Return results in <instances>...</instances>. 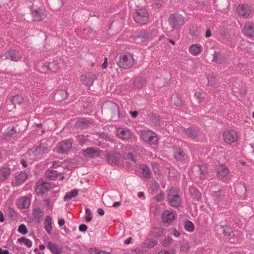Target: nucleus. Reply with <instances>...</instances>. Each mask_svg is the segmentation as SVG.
<instances>
[{
  "label": "nucleus",
  "mask_w": 254,
  "mask_h": 254,
  "mask_svg": "<svg viewBox=\"0 0 254 254\" xmlns=\"http://www.w3.org/2000/svg\"><path fill=\"white\" fill-rule=\"evenodd\" d=\"M115 61L119 67L123 69L130 68L134 63V60L132 56L124 54H120L117 56Z\"/></svg>",
  "instance_id": "nucleus-1"
},
{
  "label": "nucleus",
  "mask_w": 254,
  "mask_h": 254,
  "mask_svg": "<svg viewBox=\"0 0 254 254\" xmlns=\"http://www.w3.org/2000/svg\"><path fill=\"white\" fill-rule=\"evenodd\" d=\"M185 17L179 13L171 14L168 18V22L173 29H180L185 22Z\"/></svg>",
  "instance_id": "nucleus-2"
},
{
  "label": "nucleus",
  "mask_w": 254,
  "mask_h": 254,
  "mask_svg": "<svg viewBox=\"0 0 254 254\" xmlns=\"http://www.w3.org/2000/svg\"><path fill=\"white\" fill-rule=\"evenodd\" d=\"M167 198L168 203L171 206L176 207H178L180 206L181 198L177 189L171 188L168 193Z\"/></svg>",
  "instance_id": "nucleus-3"
},
{
  "label": "nucleus",
  "mask_w": 254,
  "mask_h": 254,
  "mask_svg": "<svg viewBox=\"0 0 254 254\" xmlns=\"http://www.w3.org/2000/svg\"><path fill=\"white\" fill-rule=\"evenodd\" d=\"M134 21L139 24H146L149 19V13L145 8L136 10L133 16Z\"/></svg>",
  "instance_id": "nucleus-4"
},
{
  "label": "nucleus",
  "mask_w": 254,
  "mask_h": 254,
  "mask_svg": "<svg viewBox=\"0 0 254 254\" xmlns=\"http://www.w3.org/2000/svg\"><path fill=\"white\" fill-rule=\"evenodd\" d=\"M121 154L119 152L110 151L106 155V160L109 164L117 165L120 159Z\"/></svg>",
  "instance_id": "nucleus-5"
},
{
  "label": "nucleus",
  "mask_w": 254,
  "mask_h": 254,
  "mask_svg": "<svg viewBox=\"0 0 254 254\" xmlns=\"http://www.w3.org/2000/svg\"><path fill=\"white\" fill-rule=\"evenodd\" d=\"M51 188L49 183L39 181L36 183L35 191L38 194L42 195L48 192Z\"/></svg>",
  "instance_id": "nucleus-6"
},
{
  "label": "nucleus",
  "mask_w": 254,
  "mask_h": 254,
  "mask_svg": "<svg viewBox=\"0 0 254 254\" xmlns=\"http://www.w3.org/2000/svg\"><path fill=\"white\" fill-rule=\"evenodd\" d=\"M3 56L5 57V59L15 62L19 61L22 58L19 52L15 49H10L4 53Z\"/></svg>",
  "instance_id": "nucleus-7"
},
{
  "label": "nucleus",
  "mask_w": 254,
  "mask_h": 254,
  "mask_svg": "<svg viewBox=\"0 0 254 254\" xmlns=\"http://www.w3.org/2000/svg\"><path fill=\"white\" fill-rule=\"evenodd\" d=\"M223 138L227 143L231 144L237 140V133L234 130H226L223 133Z\"/></svg>",
  "instance_id": "nucleus-8"
},
{
  "label": "nucleus",
  "mask_w": 254,
  "mask_h": 254,
  "mask_svg": "<svg viewBox=\"0 0 254 254\" xmlns=\"http://www.w3.org/2000/svg\"><path fill=\"white\" fill-rule=\"evenodd\" d=\"M18 126L14 127H8L5 132L2 134V137L5 140H9L11 138H14L17 136V130L16 127Z\"/></svg>",
  "instance_id": "nucleus-9"
},
{
  "label": "nucleus",
  "mask_w": 254,
  "mask_h": 254,
  "mask_svg": "<svg viewBox=\"0 0 254 254\" xmlns=\"http://www.w3.org/2000/svg\"><path fill=\"white\" fill-rule=\"evenodd\" d=\"M237 11L240 16L247 18L250 15L251 9L248 4H242L238 6Z\"/></svg>",
  "instance_id": "nucleus-10"
},
{
  "label": "nucleus",
  "mask_w": 254,
  "mask_h": 254,
  "mask_svg": "<svg viewBox=\"0 0 254 254\" xmlns=\"http://www.w3.org/2000/svg\"><path fill=\"white\" fill-rule=\"evenodd\" d=\"M96 79L95 74L91 72L88 73L85 75H82L80 77L82 83L89 86H91Z\"/></svg>",
  "instance_id": "nucleus-11"
},
{
  "label": "nucleus",
  "mask_w": 254,
  "mask_h": 254,
  "mask_svg": "<svg viewBox=\"0 0 254 254\" xmlns=\"http://www.w3.org/2000/svg\"><path fill=\"white\" fill-rule=\"evenodd\" d=\"M72 143L69 140H64L61 141L57 149L59 153H64L67 152L71 148Z\"/></svg>",
  "instance_id": "nucleus-12"
},
{
  "label": "nucleus",
  "mask_w": 254,
  "mask_h": 254,
  "mask_svg": "<svg viewBox=\"0 0 254 254\" xmlns=\"http://www.w3.org/2000/svg\"><path fill=\"white\" fill-rule=\"evenodd\" d=\"M48 152V145L46 143H41L33 151L32 153L35 156H41Z\"/></svg>",
  "instance_id": "nucleus-13"
},
{
  "label": "nucleus",
  "mask_w": 254,
  "mask_h": 254,
  "mask_svg": "<svg viewBox=\"0 0 254 254\" xmlns=\"http://www.w3.org/2000/svg\"><path fill=\"white\" fill-rule=\"evenodd\" d=\"M33 20L39 21L44 19L47 15L46 12L41 8H37L32 11Z\"/></svg>",
  "instance_id": "nucleus-14"
},
{
  "label": "nucleus",
  "mask_w": 254,
  "mask_h": 254,
  "mask_svg": "<svg viewBox=\"0 0 254 254\" xmlns=\"http://www.w3.org/2000/svg\"><path fill=\"white\" fill-rule=\"evenodd\" d=\"M182 131L186 135L191 138H194L198 135L199 132L198 128L194 127H189L188 128L182 127Z\"/></svg>",
  "instance_id": "nucleus-15"
},
{
  "label": "nucleus",
  "mask_w": 254,
  "mask_h": 254,
  "mask_svg": "<svg viewBox=\"0 0 254 254\" xmlns=\"http://www.w3.org/2000/svg\"><path fill=\"white\" fill-rule=\"evenodd\" d=\"M174 157L178 161L183 162L187 159V156L184 151L180 148H176L174 151Z\"/></svg>",
  "instance_id": "nucleus-16"
},
{
  "label": "nucleus",
  "mask_w": 254,
  "mask_h": 254,
  "mask_svg": "<svg viewBox=\"0 0 254 254\" xmlns=\"http://www.w3.org/2000/svg\"><path fill=\"white\" fill-rule=\"evenodd\" d=\"M30 199L26 196H22L17 200L18 207L21 209L27 208L30 204Z\"/></svg>",
  "instance_id": "nucleus-17"
},
{
  "label": "nucleus",
  "mask_w": 254,
  "mask_h": 254,
  "mask_svg": "<svg viewBox=\"0 0 254 254\" xmlns=\"http://www.w3.org/2000/svg\"><path fill=\"white\" fill-rule=\"evenodd\" d=\"M193 169L197 173L198 177L201 179L204 178L207 174V167L206 165H198Z\"/></svg>",
  "instance_id": "nucleus-18"
},
{
  "label": "nucleus",
  "mask_w": 254,
  "mask_h": 254,
  "mask_svg": "<svg viewBox=\"0 0 254 254\" xmlns=\"http://www.w3.org/2000/svg\"><path fill=\"white\" fill-rule=\"evenodd\" d=\"M143 139L150 144H156L158 141V137L153 135L151 132H145L142 134Z\"/></svg>",
  "instance_id": "nucleus-19"
},
{
  "label": "nucleus",
  "mask_w": 254,
  "mask_h": 254,
  "mask_svg": "<svg viewBox=\"0 0 254 254\" xmlns=\"http://www.w3.org/2000/svg\"><path fill=\"white\" fill-rule=\"evenodd\" d=\"M117 133L120 138L124 139H128L131 136V133L128 129L122 127L117 129Z\"/></svg>",
  "instance_id": "nucleus-20"
},
{
  "label": "nucleus",
  "mask_w": 254,
  "mask_h": 254,
  "mask_svg": "<svg viewBox=\"0 0 254 254\" xmlns=\"http://www.w3.org/2000/svg\"><path fill=\"white\" fill-rule=\"evenodd\" d=\"M216 170L217 176L221 178H224L229 173V169L224 165L218 166Z\"/></svg>",
  "instance_id": "nucleus-21"
},
{
  "label": "nucleus",
  "mask_w": 254,
  "mask_h": 254,
  "mask_svg": "<svg viewBox=\"0 0 254 254\" xmlns=\"http://www.w3.org/2000/svg\"><path fill=\"white\" fill-rule=\"evenodd\" d=\"M7 166L0 169V182L5 181L10 174L11 169L8 167L9 164Z\"/></svg>",
  "instance_id": "nucleus-22"
},
{
  "label": "nucleus",
  "mask_w": 254,
  "mask_h": 254,
  "mask_svg": "<svg viewBox=\"0 0 254 254\" xmlns=\"http://www.w3.org/2000/svg\"><path fill=\"white\" fill-rule=\"evenodd\" d=\"M33 215L35 222L40 223L42 220L44 211L40 208H35L33 211Z\"/></svg>",
  "instance_id": "nucleus-23"
},
{
  "label": "nucleus",
  "mask_w": 254,
  "mask_h": 254,
  "mask_svg": "<svg viewBox=\"0 0 254 254\" xmlns=\"http://www.w3.org/2000/svg\"><path fill=\"white\" fill-rule=\"evenodd\" d=\"M245 34L248 37H254V24L246 23L244 27Z\"/></svg>",
  "instance_id": "nucleus-24"
},
{
  "label": "nucleus",
  "mask_w": 254,
  "mask_h": 254,
  "mask_svg": "<svg viewBox=\"0 0 254 254\" xmlns=\"http://www.w3.org/2000/svg\"><path fill=\"white\" fill-rule=\"evenodd\" d=\"M47 247L54 254H61L63 252V249L61 247H59L52 242H48Z\"/></svg>",
  "instance_id": "nucleus-25"
},
{
  "label": "nucleus",
  "mask_w": 254,
  "mask_h": 254,
  "mask_svg": "<svg viewBox=\"0 0 254 254\" xmlns=\"http://www.w3.org/2000/svg\"><path fill=\"white\" fill-rule=\"evenodd\" d=\"M174 218L175 215L174 213L168 211H165L162 214V219L164 223H170L174 220Z\"/></svg>",
  "instance_id": "nucleus-26"
},
{
  "label": "nucleus",
  "mask_w": 254,
  "mask_h": 254,
  "mask_svg": "<svg viewBox=\"0 0 254 254\" xmlns=\"http://www.w3.org/2000/svg\"><path fill=\"white\" fill-rule=\"evenodd\" d=\"M67 97V92L65 90H61L55 93L54 98L57 101H60L66 99Z\"/></svg>",
  "instance_id": "nucleus-27"
},
{
  "label": "nucleus",
  "mask_w": 254,
  "mask_h": 254,
  "mask_svg": "<svg viewBox=\"0 0 254 254\" xmlns=\"http://www.w3.org/2000/svg\"><path fill=\"white\" fill-rule=\"evenodd\" d=\"M219 34L221 37L225 40H230L232 37V33L229 29L222 28L219 30Z\"/></svg>",
  "instance_id": "nucleus-28"
},
{
  "label": "nucleus",
  "mask_w": 254,
  "mask_h": 254,
  "mask_svg": "<svg viewBox=\"0 0 254 254\" xmlns=\"http://www.w3.org/2000/svg\"><path fill=\"white\" fill-rule=\"evenodd\" d=\"M226 60L225 56L220 52H215L213 54V62L221 64L223 63Z\"/></svg>",
  "instance_id": "nucleus-29"
},
{
  "label": "nucleus",
  "mask_w": 254,
  "mask_h": 254,
  "mask_svg": "<svg viewBox=\"0 0 254 254\" xmlns=\"http://www.w3.org/2000/svg\"><path fill=\"white\" fill-rule=\"evenodd\" d=\"M27 175L25 172H21L19 174L15 177V183L16 186L22 184L27 179Z\"/></svg>",
  "instance_id": "nucleus-30"
},
{
  "label": "nucleus",
  "mask_w": 254,
  "mask_h": 254,
  "mask_svg": "<svg viewBox=\"0 0 254 254\" xmlns=\"http://www.w3.org/2000/svg\"><path fill=\"white\" fill-rule=\"evenodd\" d=\"M52 218L51 216H47L44 222L45 229L49 234H51L52 231Z\"/></svg>",
  "instance_id": "nucleus-31"
},
{
  "label": "nucleus",
  "mask_w": 254,
  "mask_h": 254,
  "mask_svg": "<svg viewBox=\"0 0 254 254\" xmlns=\"http://www.w3.org/2000/svg\"><path fill=\"white\" fill-rule=\"evenodd\" d=\"M150 37V33L147 30H142L136 37V39H139L141 42L147 41Z\"/></svg>",
  "instance_id": "nucleus-32"
},
{
  "label": "nucleus",
  "mask_w": 254,
  "mask_h": 254,
  "mask_svg": "<svg viewBox=\"0 0 254 254\" xmlns=\"http://www.w3.org/2000/svg\"><path fill=\"white\" fill-rule=\"evenodd\" d=\"M140 169L142 171L141 176L142 178L145 179L150 178V170L147 165L145 164L141 165L140 166Z\"/></svg>",
  "instance_id": "nucleus-33"
},
{
  "label": "nucleus",
  "mask_w": 254,
  "mask_h": 254,
  "mask_svg": "<svg viewBox=\"0 0 254 254\" xmlns=\"http://www.w3.org/2000/svg\"><path fill=\"white\" fill-rule=\"evenodd\" d=\"M49 4L55 10L60 9L63 5L62 0H49Z\"/></svg>",
  "instance_id": "nucleus-34"
},
{
  "label": "nucleus",
  "mask_w": 254,
  "mask_h": 254,
  "mask_svg": "<svg viewBox=\"0 0 254 254\" xmlns=\"http://www.w3.org/2000/svg\"><path fill=\"white\" fill-rule=\"evenodd\" d=\"M59 173L54 170H49L46 172V176L50 180H54L58 177Z\"/></svg>",
  "instance_id": "nucleus-35"
},
{
  "label": "nucleus",
  "mask_w": 254,
  "mask_h": 254,
  "mask_svg": "<svg viewBox=\"0 0 254 254\" xmlns=\"http://www.w3.org/2000/svg\"><path fill=\"white\" fill-rule=\"evenodd\" d=\"M78 194V190H73L68 192H67L64 197V200L66 201L71 199L72 198L75 197Z\"/></svg>",
  "instance_id": "nucleus-36"
},
{
  "label": "nucleus",
  "mask_w": 254,
  "mask_h": 254,
  "mask_svg": "<svg viewBox=\"0 0 254 254\" xmlns=\"http://www.w3.org/2000/svg\"><path fill=\"white\" fill-rule=\"evenodd\" d=\"M82 152L85 157L93 158L96 151L93 148H88L86 149L83 150Z\"/></svg>",
  "instance_id": "nucleus-37"
},
{
  "label": "nucleus",
  "mask_w": 254,
  "mask_h": 254,
  "mask_svg": "<svg viewBox=\"0 0 254 254\" xmlns=\"http://www.w3.org/2000/svg\"><path fill=\"white\" fill-rule=\"evenodd\" d=\"M153 235L155 237H160L164 234V229L162 227H155L152 230Z\"/></svg>",
  "instance_id": "nucleus-38"
},
{
  "label": "nucleus",
  "mask_w": 254,
  "mask_h": 254,
  "mask_svg": "<svg viewBox=\"0 0 254 254\" xmlns=\"http://www.w3.org/2000/svg\"><path fill=\"white\" fill-rule=\"evenodd\" d=\"M58 64H56L55 63H51L48 64V65H45L43 66V68H45L47 69V71H50L51 72H56V70L58 69Z\"/></svg>",
  "instance_id": "nucleus-39"
},
{
  "label": "nucleus",
  "mask_w": 254,
  "mask_h": 254,
  "mask_svg": "<svg viewBox=\"0 0 254 254\" xmlns=\"http://www.w3.org/2000/svg\"><path fill=\"white\" fill-rule=\"evenodd\" d=\"M10 102L15 106V104H20L23 102V98L20 95H15L12 97Z\"/></svg>",
  "instance_id": "nucleus-40"
},
{
  "label": "nucleus",
  "mask_w": 254,
  "mask_h": 254,
  "mask_svg": "<svg viewBox=\"0 0 254 254\" xmlns=\"http://www.w3.org/2000/svg\"><path fill=\"white\" fill-rule=\"evenodd\" d=\"M18 242L23 243L28 248H30L32 245V242L25 237H21L18 239Z\"/></svg>",
  "instance_id": "nucleus-41"
},
{
  "label": "nucleus",
  "mask_w": 254,
  "mask_h": 254,
  "mask_svg": "<svg viewBox=\"0 0 254 254\" xmlns=\"http://www.w3.org/2000/svg\"><path fill=\"white\" fill-rule=\"evenodd\" d=\"M185 229L190 232L194 231V226L191 221L187 220L185 223Z\"/></svg>",
  "instance_id": "nucleus-42"
},
{
  "label": "nucleus",
  "mask_w": 254,
  "mask_h": 254,
  "mask_svg": "<svg viewBox=\"0 0 254 254\" xmlns=\"http://www.w3.org/2000/svg\"><path fill=\"white\" fill-rule=\"evenodd\" d=\"M124 159L129 160L134 163L136 161V157L131 152H128L124 155Z\"/></svg>",
  "instance_id": "nucleus-43"
},
{
  "label": "nucleus",
  "mask_w": 254,
  "mask_h": 254,
  "mask_svg": "<svg viewBox=\"0 0 254 254\" xmlns=\"http://www.w3.org/2000/svg\"><path fill=\"white\" fill-rule=\"evenodd\" d=\"M184 101L182 100V98L179 96L178 95H175L174 96V104L180 107L183 105Z\"/></svg>",
  "instance_id": "nucleus-44"
},
{
  "label": "nucleus",
  "mask_w": 254,
  "mask_h": 254,
  "mask_svg": "<svg viewBox=\"0 0 254 254\" xmlns=\"http://www.w3.org/2000/svg\"><path fill=\"white\" fill-rule=\"evenodd\" d=\"M111 197L109 195L107 194H103L102 196V200L104 202V203L108 206H110L112 202L111 201Z\"/></svg>",
  "instance_id": "nucleus-45"
},
{
  "label": "nucleus",
  "mask_w": 254,
  "mask_h": 254,
  "mask_svg": "<svg viewBox=\"0 0 254 254\" xmlns=\"http://www.w3.org/2000/svg\"><path fill=\"white\" fill-rule=\"evenodd\" d=\"M190 51L191 54L196 55L200 53V48L199 46H197L196 45H193L190 46Z\"/></svg>",
  "instance_id": "nucleus-46"
},
{
  "label": "nucleus",
  "mask_w": 254,
  "mask_h": 254,
  "mask_svg": "<svg viewBox=\"0 0 254 254\" xmlns=\"http://www.w3.org/2000/svg\"><path fill=\"white\" fill-rule=\"evenodd\" d=\"M151 119L152 122L156 126H159L161 118L159 116L152 114L151 116Z\"/></svg>",
  "instance_id": "nucleus-47"
},
{
  "label": "nucleus",
  "mask_w": 254,
  "mask_h": 254,
  "mask_svg": "<svg viewBox=\"0 0 254 254\" xmlns=\"http://www.w3.org/2000/svg\"><path fill=\"white\" fill-rule=\"evenodd\" d=\"M208 84L211 86H217L215 77L214 76H210L207 78Z\"/></svg>",
  "instance_id": "nucleus-48"
},
{
  "label": "nucleus",
  "mask_w": 254,
  "mask_h": 254,
  "mask_svg": "<svg viewBox=\"0 0 254 254\" xmlns=\"http://www.w3.org/2000/svg\"><path fill=\"white\" fill-rule=\"evenodd\" d=\"M85 213L86 214L85 220L87 222H89L92 219V215L91 211L90 210V209L86 208L85 209Z\"/></svg>",
  "instance_id": "nucleus-49"
},
{
  "label": "nucleus",
  "mask_w": 254,
  "mask_h": 254,
  "mask_svg": "<svg viewBox=\"0 0 254 254\" xmlns=\"http://www.w3.org/2000/svg\"><path fill=\"white\" fill-rule=\"evenodd\" d=\"M157 244V241L155 240H148L146 242L144 243V244L147 248H153Z\"/></svg>",
  "instance_id": "nucleus-50"
},
{
  "label": "nucleus",
  "mask_w": 254,
  "mask_h": 254,
  "mask_svg": "<svg viewBox=\"0 0 254 254\" xmlns=\"http://www.w3.org/2000/svg\"><path fill=\"white\" fill-rule=\"evenodd\" d=\"M18 231L23 235L26 234L28 233L27 229L24 224H21L19 226Z\"/></svg>",
  "instance_id": "nucleus-51"
},
{
  "label": "nucleus",
  "mask_w": 254,
  "mask_h": 254,
  "mask_svg": "<svg viewBox=\"0 0 254 254\" xmlns=\"http://www.w3.org/2000/svg\"><path fill=\"white\" fill-rule=\"evenodd\" d=\"M165 198V193L163 191H161L160 193L156 195L154 197V198L157 201H161L163 200H164Z\"/></svg>",
  "instance_id": "nucleus-52"
},
{
  "label": "nucleus",
  "mask_w": 254,
  "mask_h": 254,
  "mask_svg": "<svg viewBox=\"0 0 254 254\" xmlns=\"http://www.w3.org/2000/svg\"><path fill=\"white\" fill-rule=\"evenodd\" d=\"M173 240L172 238H167L163 242V245L165 247H169L170 245L173 242Z\"/></svg>",
  "instance_id": "nucleus-53"
},
{
  "label": "nucleus",
  "mask_w": 254,
  "mask_h": 254,
  "mask_svg": "<svg viewBox=\"0 0 254 254\" xmlns=\"http://www.w3.org/2000/svg\"><path fill=\"white\" fill-rule=\"evenodd\" d=\"M112 109L114 112V115H117L119 117V108L118 105L116 103H113Z\"/></svg>",
  "instance_id": "nucleus-54"
},
{
  "label": "nucleus",
  "mask_w": 254,
  "mask_h": 254,
  "mask_svg": "<svg viewBox=\"0 0 254 254\" xmlns=\"http://www.w3.org/2000/svg\"><path fill=\"white\" fill-rule=\"evenodd\" d=\"M232 230L231 229L228 228H226L223 229V233L225 236H227L228 237H231V236Z\"/></svg>",
  "instance_id": "nucleus-55"
},
{
  "label": "nucleus",
  "mask_w": 254,
  "mask_h": 254,
  "mask_svg": "<svg viewBox=\"0 0 254 254\" xmlns=\"http://www.w3.org/2000/svg\"><path fill=\"white\" fill-rule=\"evenodd\" d=\"M190 193H195L196 196H197L196 199L197 201H199L201 199V194L198 191H196L195 189L194 188H191L190 190Z\"/></svg>",
  "instance_id": "nucleus-56"
},
{
  "label": "nucleus",
  "mask_w": 254,
  "mask_h": 254,
  "mask_svg": "<svg viewBox=\"0 0 254 254\" xmlns=\"http://www.w3.org/2000/svg\"><path fill=\"white\" fill-rule=\"evenodd\" d=\"M158 254H175L173 250H164L160 251Z\"/></svg>",
  "instance_id": "nucleus-57"
},
{
  "label": "nucleus",
  "mask_w": 254,
  "mask_h": 254,
  "mask_svg": "<svg viewBox=\"0 0 254 254\" xmlns=\"http://www.w3.org/2000/svg\"><path fill=\"white\" fill-rule=\"evenodd\" d=\"M87 226L85 224H81L79 226V230L80 232H84L87 230Z\"/></svg>",
  "instance_id": "nucleus-58"
},
{
  "label": "nucleus",
  "mask_w": 254,
  "mask_h": 254,
  "mask_svg": "<svg viewBox=\"0 0 254 254\" xmlns=\"http://www.w3.org/2000/svg\"><path fill=\"white\" fill-rule=\"evenodd\" d=\"M134 84L137 87H141L143 85V83L141 80L136 79L134 82Z\"/></svg>",
  "instance_id": "nucleus-59"
},
{
  "label": "nucleus",
  "mask_w": 254,
  "mask_h": 254,
  "mask_svg": "<svg viewBox=\"0 0 254 254\" xmlns=\"http://www.w3.org/2000/svg\"><path fill=\"white\" fill-rule=\"evenodd\" d=\"M89 252L90 254H99V249L92 248L90 249Z\"/></svg>",
  "instance_id": "nucleus-60"
},
{
  "label": "nucleus",
  "mask_w": 254,
  "mask_h": 254,
  "mask_svg": "<svg viewBox=\"0 0 254 254\" xmlns=\"http://www.w3.org/2000/svg\"><path fill=\"white\" fill-rule=\"evenodd\" d=\"M8 215L10 217L13 216L15 213L14 210L10 207L8 208Z\"/></svg>",
  "instance_id": "nucleus-61"
},
{
  "label": "nucleus",
  "mask_w": 254,
  "mask_h": 254,
  "mask_svg": "<svg viewBox=\"0 0 254 254\" xmlns=\"http://www.w3.org/2000/svg\"><path fill=\"white\" fill-rule=\"evenodd\" d=\"M201 94L199 92H195L194 94V96H196L197 98L200 99L199 102H201L203 100L204 98L201 97Z\"/></svg>",
  "instance_id": "nucleus-62"
},
{
  "label": "nucleus",
  "mask_w": 254,
  "mask_h": 254,
  "mask_svg": "<svg viewBox=\"0 0 254 254\" xmlns=\"http://www.w3.org/2000/svg\"><path fill=\"white\" fill-rule=\"evenodd\" d=\"M107 65H108V59H107V58H105L104 62L102 65V68L103 69H105L107 68Z\"/></svg>",
  "instance_id": "nucleus-63"
},
{
  "label": "nucleus",
  "mask_w": 254,
  "mask_h": 254,
  "mask_svg": "<svg viewBox=\"0 0 254 254\" xmlns=\"http://www.w3.org/2000/svg\"><path fill=\"white\" fill-rule=\"evenodd\" d=\"M134 251L137 254H143V251L140 249L139 248H136L134 250Z\"/></svg>",
  "instance_id": "nucleus-64"
}]
</instances>
